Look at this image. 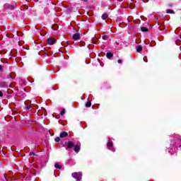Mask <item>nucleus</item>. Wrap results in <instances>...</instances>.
Here are the masks:
<instances>
[{"label": "nucleus", "instance_id": "22", "mask_svg": "<svg viewBox=\"0 0 181 181\" xmlns=\"http://www.w3.org/2000/svg\"><path fill=\"white\" fill-rule=\"evenodd\" d=\"M4 94H2V91L0 90V97H3Z\"/></svg>", "mask_w": 181, "mask_h": 181}, {"label": "nucleus", "instance_id": "2", "mask_svg": "<svg viewBox=\"0 0 181 181\" xmlns=\"http://www.w3.org/2000/svg\"><path fill=\"white\" fill-rule=\"evenodd\" d=\"M72 177H74V179H76V180H81L83 177V173H72Z\"/></svg>", "mask_w": 181, "mask_h": 181}, {"label": "nucleus", "instance_id": "19", "mask_svg": "<svg viewBox=\"0 0 181 181\" xmlns=\"http://www.w3.org/2000/svg\"><path fill=\"white\" fill-rule=\"evenodd\" d=\"M167 13H172V10L170 9L167 10Z\"/></svg>", "mask_w": 181, "mask_h": 181}, {"label": "nucleus", "instance_id": "1", "mask_svg": "<svg viewBox=\"0 0 181 181\" xmlns=\"http://www.w3.org/2000/svg\"><path fill=\"white\" fill-rule=\"evenodd\" d=\"M71 148H74V151L76 152V153H78L81 148V143L75 141H68L66 149H71Z\"/></svg>", "mask_w": 181, "mask_h": 181}, {"label": "nucleus", "instance_id": "5", "mask_svg": "<svg viewBox=\"0 0 181 181\" xmlns=\"http://www.w3.org/2000/svg\"><path fill=\"white\" fill-rule=\"evenodd\" d=\"M4 8H6L7 9H14L15 4L11 6V4H4Z\"/></svg>", "mask_w": 181, "mask_h": 181}, {"label": "nucleus", "instance_id": "16", "mask_svg": "<svg viewBox=\"0 0 181 181\" xmlns=\"http://www.w3.org/2000/svg\"><path fill=\"white\" fill-rule=\"evenodd\" d=\"M59 141H60V137H56L55 142H59Z\"/></svg>", "mask_w": 181, "mask_h": 181}, {"label": "nucleus", "instance_id": "24", "mask_svg": "<svg viewBox=\"0 0 181 181\" xmlns=\"http://www.w3.org/2000/svg\"><path fill=\"white\" fill-rule=\"evenodd\" d=\"M0 70H2V66H1V65H0Z\"/></svg>", "mask_w": 181, "mask_h": 181}, {"label": "nucleus", "instance_id": "6", "mask_svg": "<svg viewBox=\"0 0 181 181\" xmlns=\"http://www.w3.org/2000/svg\"><path fill=\"white\" fill-rule=\"evenodd\" d=\"M74 40H78L80 39V34L79 33H75L72 36Z\"/></svg>", "mask_w": 181, "mask_h": 181}, {"label": "nucleus", "instance_id": "3", "mask_svg": "<svg viewBox=\"0 0 181 181\" xmlns=\"http://www.w3.org/2000/svg\"><path fill=\"white\" fill-rule=\"evenodd\" d=\"M47 43H48V45H54V43H56V39H54V38H49L47 40Z\"/></svg>", "mask_w": 181, "mask_h": 181}, {"label": "nucleus", "instance_id": "8", "mask_svg": "<svg viewBox=\"0 0 181 181\" xmlns=\"http://www.w3.org/2000/svg\"><path fill=\"white\" fill-rule=\"evenodd\" d=\"M0 87H1V88H6V87H8V83L6 82H1Z\"/></svg>", "mask_w": 181, "mask_h": 181}, {"label": "nucleus", "instance_id": "13", "mask_svg": "<svg viewBox=\"0 0 181 181\" xmlns=\"http://www.w3.org/2000/svg\"><path fill=\"white\" fill-rule=\"evenodd\" d=\"M141 31L142 32H148V29L146 28V27H142L141 28Z\"/></svg>", "mask_w": 181, "mask_h": 181}, {"label": "nucleus", "instance_id": "20", "mask_svg": "<svg viewBox=\"0 0 181 181\" xmlns=\"http://www.w3.org/2000/svg\"><path fill=\"white\" fill-rule=\"evenodd\" d=\"M144 62H145V63H148V60L146 59V57L144 58Z\"/></svg>", "mask_w": 181, "mask_h": 181}, {"label": "nucleus", "instance_id": "12", "mask_svg": "<svg viewBox=\"0 0 181 181\" xmlns=\"http://www.w3.org/2000/svg\"><path fill=\"white\" fill-rule=\"evenodd\" d=\"M54 166L56 169H62V166L59 163H55Z\"/></svg>", "mask_w": 181, "mask_h": 181}, {"label": "nucleus", "instance_id": "7", "mask_svg": "<svg viewBox=\"0 0 181 181\" xmlns=\"http://www.w3.org/2000/svg\"><path fill=\"white\" fill-rule=\"evenodd\" d=\"M69 134L66 132H62L60 133V138H66V136H68Z\"/></svg>", "mask_w": 181, "mask_h": 181}, {"label": "nucleus", "instance_id": "11", "mask_svg": "<svg viewBox=\"0 0 181 181\" xmlns=\"http://www.w3.org/2000/svg\"><path fill=\"white\" fill-rule=\"evenodd\" d=\"M107 18H108V15H107L106 13H104V14L102 15V19H103V21H105V19H106Z\"/></svg>", "mask_w": 181, "mask_h": 181}, {"label": "nucleus", "instance_id": "25", "mask_svg": "<svg viewBox=\"0 0 181 181\" xmlns=\"http://www.w3.org/2000/svg\"><path fill=\"white\" fill-rule=\"evenodd\" d=\"M84 1V2H87V1H88V0H83Z\"/></svg>", "mask_w": 181, "mask_h": 181}, {"label": "nucleus", "instance_id": "10", "mask_svg": "<svg viewBox=\"0 0 181 181\" xmlns=\"http://www.w3.org/2000/svg\"><path fill=\"white\" fill-rule=\"evenodd\" d=\"M106 56H107V59H111V58L112 57V53H111V52H107V53L106 54Z\"/></svg>", "mask_w": 181, "mask_h": 181}, {"label": "nucleus", "instance_id": "14", "mask_svg": "<svg viewBox=\"0 0 181 181\" xmlns=\"http://www.w3.org/2000/svg\"><path fill=\"white\" fill-rule=\"evenodd\" d=\"M86 107H91V102H90V101L87 102L86 104Z\"/></svg>", "mask_w": 181, "mask_h": 181}, {"label": "nucleus", "instance_id": "4", "mask_svg": "<svg viewBox=\"0 0 181 181\" xmlns=\"http://www.w3.org/2000/svg\"><path fill=\"white\" fill-rule=\"evenodd\" d=\"M112 142H108L107 143V148L110 149V151H112V152H115V150L112 148Z\"/></svg>", "mask_w": 181, "mask_h": 181}, {"label": "nucleus", "instance_id": "21", "mask_svg": "<svg viewBox=\"0 0 181 181\" xmlns=\"http://www.w3.org/2000/svg\"><path fill=\"white\" fill-rule=\"evenodd\" d=\"M117 63H119V64H121V63H122V60L119 59V60L117 61Z\"/></svg>", "mask_w": 181, "mask_h": 181}, {"label": "nucleus", "instance_id": "23", "mask_svg": "<svg viewBox=\"0 0 181 181\" xmlns=\"http://www.w3.org/2000/svg\"><path fill=\"white\" fill-rule=\"evenodd\" d=\"M30 155H31V156H32V155L35 156V153H30Z\"/></svg>", "mask_w": 181, "mask_h": 181}, {"label": "nucleus", "instance_id": "15", "mask_svg": "<svg viewBox=\"0 0 181 181\" xmlns=\"http://www.w3.org/2000/svg\"><path fill=\"white\" fill-rule=\"evenodd\" d=\"M66 114V110L63 109L61 112V115H64Z\"/></svg>", "mask_w": 181, "mask_h": 181}, {"label": "nucleus", "instance_id": "9", "mask_svg": "<svg viewBox=\"0 0 181 181\" xmlns=\"http://www.w3.org/2000/svg\"><path fill=\"white\" fill-rule=\"evenodd\" d=\"M136 52L139 53V52H142V46L138 45L136 47Z\"/></svg>", "mask_w": 181, "mask_h": 181}, {"label": "nucleus", "instance_id": "18", "mask_svg": "<svg viewBox=\"0 0 181 181\" xmlns=\"http://www.w3.org/2000/svg\"><path fill=\"white\" fill-rule=\"evenodd\" d=\"M32 108V106H30V105H27L26 107H25V109L26 110H30Z\"/></svg>", "mask_w": 181, "mask_h": 181}, {"label": "nucleus", "instance_id": "17", "mask_svg": "<svg viewBox=\"0 0 181 181\" xmlns=\"http://www.w3.org/2000/svg\"><path fill=\"white\" fill-rule=\"evenodd\" d=\"M107 35H103L102 36V39H103V40H107Z\"/></svg>", "mask_w": 181, "mask_h": 181}]
</instances>
